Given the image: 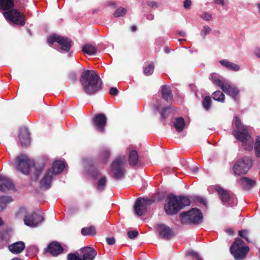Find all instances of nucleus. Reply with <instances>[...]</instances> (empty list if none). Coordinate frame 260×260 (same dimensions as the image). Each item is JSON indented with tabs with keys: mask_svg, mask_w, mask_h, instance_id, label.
Segmentation results:
<instances>
[{
	"mask_svg": "<svg viewBox=\"0 0 260 260\" xmlns=\"http://www.w3.org/2000/svg\"><path fill=\"white\" fill-rule=\"evenodd\" d=\"M14 0H0V12L3 11L5 18L12 23L23 26L25 24V15L22 12L24 6H20L18 9L14 8Z\"/></svg>",
	"mask_w": 260,
	"mask_h": 260,
	"instance_id": "obj_1",
	"label": "nucleus"
},
{
	"mask_svg": "<svg viewBox=\"0 0 260 260\" xmlns=\"http://www.w3.org/2000/svg\"><path fill=\"white\" fill-rule=\"evenodd\" d=\"M80 82L83 90L88 95H93L102 89V81L94 70H85L81 76Z\"/></svg>",
	"mask_w": 260,
	"mask_h": 260,
	"instance_id": "obj_2",
	"label": "nucleus"
},
{
	"mask_svg": "<svg viewBox=\"0 0 260 260\" xmlns=\"http://www.w3.org/2000/svg\"><path fill=\"white\" fill-rule=\"evenodd\" d=\"M16 160L18 162L17 170L23 174L28 175L30 171H31L32 169L34 170L33 179L35 181L38 180L44 168L43 165L37 166L24 154H21L17 156Z\"/></svg>",
	"mask_w": 260,
	"mask_h": 260,
	"instance_id": "obj_3",
	"label": "nucleus"
},
{
	"mask_svg": "<svg viewBox=\"0 0 260 260\" xmlns=\"http://www.w3.org/2000/svg\"><path fill=\"white\" fill-rule=\"evenodd\" d=\"M164 208L168 215H174L184 207L190 205V200L186 197L170 194L166 200Z\"/></svg>",
	"mask_w": 260,
	"mask_h": 260,
	"instance_id": "obj_4",
	"label": "nucleus"
},
{
	"mask_svg": "<svg viewBox=\"0 0 260 260\" xmlns=\"http://www.w3.org/2000/svg\"><path fill=\"white\" fill-rule=\"evenodd\" d=\"M209 79L212 83L219 86L226 94L232 97L235 100L239 94V89L233 85L229 81L219 76L215 73H212L209 76Z\"/></svg>",
	"mask_w": 260,
	"mask_h": 260,
	"instance_id": "obj_5",
	"label": "nucleus"
},
{
	"mask_svg": "<svg viewBox=\"0 0 260 260\" xmlns=\"http://www.w3.org/2000/svg\"><path fill=\"white\" fill-rule=\"evenodd\" d=\"M249 251V247L245 246L243 240L238 237L235 239L230 248V253L235 260H243Z\"/></svg>",
	"mask_w": 260,
	"mask_h": 260,
	"instance_id": "obj_6",
	"label": "nucleus"
},
{
	"mask_svg": "<svg viewBox=\"0 0 260 260\" xmlns=\"http://www.w3.org/2000/svg\"><path fill=\"white\" fill-rule=\"evenodd\" d=\"M181 222L183 224H198L203 219V214L201 211L194 208L188 211L183 212L180 215Z\"/></svg>",
	"mask_w": 260,
	"mask_h": 260,
	"instance_id": "obj_7",
	"label": "nucleus"
},
{
	"mask_svg": "<svg viewBox=\"0 0 260 260\" xmlns=\"http://www.w3.org/2000/svg\"><path fill=\"white\" fill-rule=\"evenodd\" d=\"M124 156L117 157L111 165V176L116 180L122 179L124 178L125 170Z\"/></svg>",
	"mask_w": 260,
	"mask_h": 260,
	"instance_id": "obj_8",
	"label": "nucleus"
},
{
	"mask_svg": "<svg viewBox=\"0 0 260 260\" xmlns=\"http://www.w3.org/2000/svg\"><path fill=\"white\" fill-rule=\"evenodd\" d=\"M253 165L252 160L248 156H244L238 160L233 167L235 175H241L246 174Z\"/></svg>",
	"mask_w": 260,
	"mask_h": 260,
	"instance_id": "obj_9",
	"label": "nucleus"
},
{
	"mask_svg": "<svg viewBox=\"0 0 260 260\" xmlns=\"http://www.w3.org/2000/svg\"><path fill=\"white\" fill-rule=\"evenodd\" d=\"M47 42L50 45H52L54 43L57 42L60 46V49L61 51L64 52H69L73 44L72 41L69 38L56 34H53L48 37Z\"/></svg>",
	"mask_w": 260,
	"mask_h": 260,
	"instance_id": "obj_10",
	"label": "nucleus"
},
{
	"mask_svg": "<svg viewBox=\"0 0 260 260\" xmlns=\"http://www.w3.org/2000/svg\"><path fill=\"white\" fill-rule=\"evenodd\" d=\"M216 191L218 192L219 198L225 206L234 207L237 204V200L234 196L230 194L228 191L219 186H216Z\"/></svg>",
	"mask_w": 260,
	"mask_h": 260,
	"instance_id": "obj_11",
	"label": "nucleus"
},
{
	"mask_svg": "<svg viewBox=\"0 0 260 260\" xmlns=\"http://www.w3.org/2000/svg\"><path fill=\"white\" fill-rule=\"evenodd\" d=\"M154 202L153 199L137 198L134 206L135 213L138 216H142L146 211L148 206L151 205Z\"/></svg>",
	"mask_w": 260,
	"mask_h": 260,
	"instance_id": "obj_12",
	"label": "nucleus"
},
{
	"mask_svg": "<svg viewBox=\"0 0 260 260\" xmlns=\"http://www.w3.org/2000/svg\"><path fill=\"white\" fill-rule=\"evenodd\" d=\"M43 219L44 218L42 216L34 212L31 214H27L25 215L24 222L27 226L36 227Z\"/></svg>",
	"mask_w": 260,
	"mask_h": 260,
	"instance_id": "obj_13",
	"label": "nucleus"
},
{
	"mask_svg": "<svg viewBox=\"0 0 260 260\" xmlns=\"http://www.w3.org/2000/svg\"><path fill=\"white\" fill-rule=\"evenodd\" d=\"M18 137L22 147L29 146L30 143V137L27 127H23L20 128Z\"/></svg>",
	"mask_w": 260,
	"mask_h": 260,
	"instance_id": "obj_14",
	"label": "nucleus"
},
{
	"mask_svg": "<svg viewBox=\"0 0 260 260\" xmlns=\"http://www.w3.org/2000/svg\"><path fill=\"white\" fill-rule=\"evenodd\" d=\"M85 168L88 173L93 178H96L100 176V173L95 166L94 161L91 158L84 159Z\"/></svg>",
	"mask_w": 260,
	"mask_h": 260,
	"instance_id": "obj_15",
	"label": "nucleus"
},
{
	"mask_svg": "<svg viewBox=\"0 0 260 260\" xmlns=\"http://www.w3.org/2000/svg\"><path fill=\"white\" fill-rule=\"evenodd\" d=\"M63 251V249L61 244L56 241L50 243L45 249V252L50 253L53 256L60 254Z\"/></svg>",
	"mask_w": 260,
	"mask_h": 260,
	"instance_id": "obj_16",
	"label": "nucleus"
},
{
	"mask_svg": "<svg viewBox=\"0 0 260 260\" xmlns=\"http://www.w3.org/2000/svg\"><path fill=\"white\" fill-rule=\"evenodd\" d=\"M106 123L107 118L103 113L96 114L93 119V124L101 132H104Z\"/></svg>",
	"mask_w": 260,
	"mask_h": 260,
	"instance_id": "obj_17",
	"label": "nucleus"
},
{
	"mask_svg": "<svg viewBox=\"0 0 260 260\" xmlns=\"http://www.w3.org/2000/svg\"><path fill=\"white\" fill-rule=\"evenodd\" d=\"M157 230L160 237L164 240H168L174 236L171 229L165 224H161L158 225Z\"/></svg>",
	"mask_w": 260,
	"mask_h": 260,
	"instance_id": "obj_18",
	"label": "nucleus"
},
{
	"mask_svg": "<svg viewBox=\"0 0 260 260\" xmlns=\"http://www.w3.org/2000/svg\"><path fill=\"white\" fill-rule=\"evenodd\" d=\"M14 185L11 180L0 175V190L5 192L7 190L14 189Z\"/></svg>",
	"mask_w": 260,
	"mask_h": 260,
	"instance_id": "obj_19",
	"label": "nucleus"
},
{
	"mask_svg": "<svg viewBox=\"0 0 260 260\" xmlns=\"http://www.w3.org/2000/svg\"><path fill=\"white\" fill-rule=\"evenodd\" d=\"M53 174L51 169H49L45 174L43 179L40 181V185L42 188L49 189L51 184Z\"/></svg>",
	"mask_w": 260,
	"mask_h": 260,
	"instance_id": "obj_20",
	"label": "nucleus"
},
{
	"mask_svg": "<svg viewBox=\"0 0 260 260\" xmlns=\"http://www.w3.org/2000/svg\"><path fill=\"white\" fill-rule=\"evenodd\" d=\"M233 135L237 140L242 142L243 144H245L249 139H251V136L247 129L243 131H234Z\"/></svg>",
	"mask_w": 260,
	"mask_h": 260,
	"instance_id": "obj_21",
	"label": "nucleus"
},
{
	"mask_svg": "<svg viewBox=\"0 0 260 260\" xmlns=\"http://www.w3.org/2000/svg\"><path fill=\"white\" fill-rule=\"evenodd\" d=\"M83 254L82 260H93L97 254L95 250L90 247H85L81 248Z\"/></svg>",
	"mask_w": 260,
	"mask_h": 260,
	"instance_id": "obj_22",
	"label": "nucleus"
},
{
	"mask_svg": "<svg viewBox=\"0 0 260 260\" xmlns=\"http://www.w3.org/2000/svg\"><path fill=\"white\" fill-rule=\"evenodd\" d=\"M240 186L245 190H249L253 187L255 184V181L247 177H242L238 181Z\"/></svg>",
	"mask_w": 260,
	"mask_h": 260,
	"instance_id": "obj_23",
	"label": "nucleus"
},
{
	"mask_svg": "<svg viewBox=\"0 0 260 260\" xmlns=\"http://www.w3.org/2000/svg\"><path fill=\"white\" fill-rule=\"evenodd\" d=\"M25 248V244L22 241L16 242L9 246V250L14 254L21 253Z\"/></svg>",
	"mask_w": 260,
	"mask_h": 260,
	"instance_id": "obj_24",
	"label": "nucleus"
},
{
	"mask_svg": "<svg viewBox=\"0 0 260 260\" xmlns=\"http://www.w3.org/2000/svg\"><path fill=\"white\" fill-rule=\"evenodd\" d=\"M66 163L60 160L54 161L52 164V168L50 169L54 175L61 173L66 166Z\"/></svg>",
	"mask_w": 260,
	"mask_h": 260,
	"instance_id": "obj_25",
	"label": "nucleus"
},
{
	"mask_svg": "<svg viewBox=\"0 0 260 260\" xmlns=\"http://www.w3.org/2000/svg\"><path fill=\"white\" fill-rule=\"evenodd\" d=\"M161 93L162 98L167 102H170L173 98L172 90L169 86L162 85L161 86Z\"/></svg>",
	"mask_w": 260,
	"mask_h": 260,
	"instance_id": "obj_26",
	"label": "nucleus"
},
{
	"mask_svg": "<svg viewBox=\"0 0 260 260\" xmlns=\"http://www.w3.org/2000/svg\"><path fill=\"white\" fill-rule=\"evenodd\" d=\"M219 63L222 66L225 68L229 71L237 72L238 71L240 68L239 65L230 61L227 59H222L219 61Z\"/></svg>",
	"mask_w": 260,
	"mask_h": 260,
	"instance_id": "obj_27",
	"label": "nucleus"
},
{
	"mask_svg": "<svg viewBox=\"0 0 260 260\" xmlns=\"http://www.w3.org/2000/svg\"><path fill=\"white\" fill-rule=\"evenodd\" d=\"M139 159V156L136 150H132L128 155V161L131 166H135Z\"/></svg>",
	"mask_w": 260,
	"mask_h": 260,
	"instance_id": "obj_28",
	"label": "nucleus"
},
{
	"mask_svg": "<svg viewBox=\"0 0 260 260\" xmlns=\"http://www.w3.org/2000/svg\"><path fill=\"white\" fill-rule=\"evenodd\" d=\"M12 201L11 196H3L0 197V212L3 211L7 205Z\"/></svg>",
	"mask_w": 260,
	"mask_h": 260,
	"instance_id": "obj_29",
	"label": "nucleus"
},
{
	"mask_svg": "<svg viewBox=\"0 0 260 260\" xmlns=\"http://www.w3.org/2000/svg\"><path fill=\"white\" fill-rule=\"evenodd\" d=\"M174 126L178 132H182L185 126V121L183 117H180L176 119Z\"/></svg>",
	"mask_w": 260,
	"mask_h": 260,
	"instance_id": "obj_30",
	"label": "nucleus"
},
{
	"mask_svg": "<svg viewBox=\"0 0 260 260\" xmlns=\"http://www.w3.org/2000/svg\"><path fill=\"white\" fill-rule=\"evenodd\" d=\"M81 234L84 236H93L96 234V230L93 226L84 227L81 230Z\"/></svg>",
	"mask_w": 260,
	"mask_h": 260,
	"instance_id": "obj_31",
	"label": "nucleus"
},
{
	"mask_svg": "<svg viewBox=\"0 0 260 260\" xmlns=\"http://www.w3.org/2000/svg\"><path fill=\"white\" fill-rule=\"evenodd\" d=\"M107 183V178L105 176L101 177L97 182L96 188L100 191H103L106 187Z\"/></svg>",
	"mask_w": 260,
	"mask_h": 260,
	"instance_id": "obj_32",
	"label": "nucleus"
},
{
	"mask_svg": "<svg viewBox=\"0 0 260 260\" xmlns=\"http://www.w3.org/2000/svg\"><path fill=\"white\" fill-rule=\"evenodd\" d=\"M83 52L89 55H93L96 52V49L93 46L90 45H85L82 48Z\"/></svg>",
	"mask_w": 260,
	"mask_h": 260,
	"instance_id": "obj_33",
	"label": "nucleus"
},
{
	"mask_svg": "<svg viewBox=\"0 0 260 260\" xmlns=\"http://www.w3.org/2000/svg\"><path fill=\"white\" fill-rule=\"evenodd\" d=\"M212 98L218 102H224L225 100L224 94L219 90L215 91L212 94Z\"/></svg>",
	"mask_w": 260,
	"mask_h": 260,
	"instance_id": "obj_34",
	"label": "nucleus"
},
{
	"mask_svg": "<svg viewBox=\"0 0 260 260\" xmlns=\"http://www.w3.org/2000/svg\"><path fill=\"white\" fill-rule=\"evenodd\" d=\"M254 149L255 155L257 158L260 157V136L256 137V139L254 144Z\"/></svg>",
	"mask_w": 260,
	"mask_h": 260,
	"instance_id": "obj_35",
	"label": "nucleus"
},
{
	"mask_svg": "<svg viewBox=\"0 0 260 260\" xmlns=\"http://www.w3.org/2000/svg\"><path fill=\"white\" fill-rule=\"evenodd\" d=\"M202 105L206 110H208L211 105V99L210 97L208 96H206L203 101Z\"/></svg>",
	"mask_w": 260,
	"mask_h": 260,
	"instance_id": "obj_36",
	"label": "nucleus"
},
{
	"mask_svg": "<svg viewBox=\"0 0 260 260\" xmlns=\"http://www.w3.org/2000/svg\"><path fill=\"white\" fill-rule=\"evenodd\" d=\"M185 254L186 256H191L197 259V260H203V259L200 257L199 254L192 249H189L186 251Z\"/></svg>",
	"mask_w": 260,
	"mask_h": 260,
	"instance_id": "obj_37",
	"label": "nucleus"
},
{
	"mask_svg": "<svg viewBox=\"0 0 260 260\" xmlns=\"http://www.w3.org/2000/svg\"><path fill=\"white\" fill-rule=\"evenodd\" d=\"M126 10L125 8L120 7L116 9L113 13V16L115 17L123 16L126 14Z\"/></svg>",
	"mask_w": 260,
	"mask_h": 260,
	"instance_id": "obj_38",
	"label": "nucleus"
},
{
	"mask_svg": "<svg viewBox=\"0 0 260 260\" xmlns=\"http://www.w3.org/2000/svg\"><path fill=\"white\" fill-rule=\"evenodd\" d=\"M235 124L237 131H243L246 129V127L241 123L240 118L237 116L235 117Z\"/></svg>",
	"mask_w": 260,
	"mask_h": 260,
	"instance_id": "obj_39",
	"label": "nucleus"
},
{
	"mask_svg": "<svg viewBox=\"0 0 260 260\" xmlns=\"http://www.w3.org/2000/svg\"><path fill=\"white\" fill-rule=\"evenodd\" d=\"M239 236L244 239L247 242L250 243L251 241L248 238V232L245 230H240L238 232Z\"/></svg>",
	"mask_w": 260,
	"mask_h": 260,
	"instance_id": "obj_40",
	"label": "nucleus"
},
{
	"mask_svg": "<svg viewBox=\"0 0 260 260\" xmlns=\"http://www.w3.org/2000/svg\"><path fill=\"white\" fill-rule=\"evenodd\" d=\"M154 70V66L152 64H149L144 70L145 75L148 76L151 75Z\"/></svg>",
	"mask_w": 260,
	"mask_h": 260,
	"instance_id": "obj_41",
	"label": "nucleus"
},
{
	"mask_svg": "<svg viewBox=\"0 0 260 260\" xmlns=\"http://www.w3.org/2000/svg\"><path fill=\"white\" fill-rule=\"evenodd\" d=\"M211 31V29L210 27L207 25H204L203 26V28L201 32V36L203 39H205L206 35L210 33Z\"/></svg>",
	"mask_w": 260,
	"mask_h": 260,
	"instance_id": "obj_42",
	"label": "nucleus"
},
{
	"mask_svg": "<svg viewBox=\"0 0 260 260\" xmlns=\"http://www.w3.org/2000/svg\"><path fill=\"white\" fill-rule=\"evenodd\" d=\"M253 141L251 139H249L245 144H242V145L244 146L245 149L250 151L253 148Z\"/></svg>",
	"mask_w": 260,
	"mask_h": 260,
	"instance_id": "obj_43",
	"label": "nucleus"
},
{
	"mask_svg": "<svg viewBox=\"0 0 260 260\" xmlns=\"http://www.w3.org/2000/svg\"><path fill=\"white\" fill-rule=\"evenodd\" d=\"M169 110L168 107H164L160 112V120L161 121L165 119L168 116L167 111Z\"/></svg>",
	"mask_w": 260,
	"mask_h": 260,
	"instance_id": "obj_44",
	"label": "nucleus"
},
{
	"mask_svg": "<svg viewBox=\"0 0 260 260\" xmlns=\"http://www.w3.org/2000/svg\"><path fill=\"white\" fill-rule=\"evenodd\" d=\"M68 260H82L78 253H70L67 257Z\"/></svg>",
	"mask_w": 260,
	"mask_h": 260,
	"instance_id": "obj_45",
	"label": "nucleus"
},
{
	"mask_svg": "<svg viewBox=\"0 0 260 260\" xmlns=\"http://www.w3.org/2000/svg\"><path fill=\"white\" fill-rule=\"evenodd\" d=\"M139 235L137 231H130L127 232V236L131 239H134Z\"/></svg>",
	"mask_w": 260,
	"mask_h": 260,
	"instance_id": "obj_46",
	"label": "nucleus"
},
{
	"mask_svg": "<svg viewBox=\"0 0 260 260\" xmlns=\"http://www.w3.org/2000/svg\"><path fill=\"white\" fill-rule=\"evenodd\" d=\"M201 17L206 21H210L212 19V15L206 12L203 13Z\"/></svg>",
	"mask_w": 260,
	"mask_h": 260,
	"instance_id": "obj_47",
	"label": "nucleus"
},
{
	"mask_svg": "<svg viewBox=\"0 0 260 260\" xmlns=\"http://www.w3.org/2000/svg\"><path fill=\"white\" fill-rule=\"evenodd\" d=\"M68 77L73 82L76 81L77 80V74L73 71H72L69 73Z\"/></svg>",
	"mask_w": 260,
	"mask_h": 260,
	"instance_id": "obj_48",
	"label": "nucleus"
},
{
	"mask_svg": "<svg viewBox=\"0 0 260 260\" xmlns=\"http://www.w3.org/2000/svg\"><path fill=\"white\" fill-rule=\"evenodd\" d=\"M195 200L196 201L200 202L201 204L204 206L207 205L206 200L203 198L200 197H195Z\"/></svg>",
	"mask_w": 260,
	"mask_h": 260,
	"instance_id": "obj_49",
	"label": "nucleus"
},
{
	"mask_svg": "<svg viewBox=\"0 0 260 260\" xmlns=\"http://www.w3.org/2000/svg\"><path fill=\"white\" fill-rule=\"evenodd\" d=\"M103 155L104 156V159H103V161L104 164L107 162L109 156H110V152L108 150H105L103 152Z\"/></svg>",
	"mask_w": 260,
	"mask_h": 260,
	"instance_id": "obj_50",
	"label": "nucleus"
},
{
	"mask_svg": "<svg viewBox=\"0 0 260 260\" xmlns=\"http://www.w3.org/2000/svg\"><path fill=\"white\" fill-rule=\"evenodd\" d=\"M109 93L112 95L116 96L118 94V90L115 87H111L109 90Z\"/></svg>",
	"mask_w": 260,
	"mask_h": 260,
	"instance_id": "obj_51",
	"label": "nucleus"
},
{
	"mask_svg": "<svg viewBox=\"0 0 260 260\" xmlns=\"http://www.w3.org/2000/svg\"><path fill=\"white\" fill-rule=\"evenodd\" d=\"M107 244L109 245H113L115 243V240L114 237H107L106 238Z\"/></svg>",
	"mask_w": 260,
	"mask_h": 260,
	"instance_id": "obj_52",
	"label": "nucleus"
},
{
	"mask_svg": "<svg viewBox=\"0 0 260 260\" xmlns=\"http://www.w3.org/2000/svg\"><path fill=\"white\" fill-rule=\"evenodd\" d=\"M191 5L190 0H184L183 3V6L186 9H189Z\"/></svg>",
	"mask_w": 260,
	"mask_h": 260,
	"instance_id": "obj_53",
	"label": "nucleus"
},
{
	"mask_svg": "<svg viewBox=\"0 0 260 260\" xmlns=\"http://www.w3.org/2000/svg\"><path fill=\"white\" fill-rule=\"evenodd\" d=\"M148 6L152 8L155 9L158 7L157 3L154 1H150L147 3Z\"/></svg>",
	"mask_w": 260,
	"mask_h": 260,
	"instance_id": "obj_54",
	"label": "nucleus"
},
{
	"mask_svg": "<svg viewBox=\"0 0 260 260\" xmlns=\"http://www.w3.org/2000/svg\"><path fill=\"white\" fill-rule=\"evenodd\" d=\"M38 250V249L36 246H32L31 247H29L28 248H27V251L28 253L29 252H35L37 251Z\"/></svg>",
	"mask_w": 260,
	"mask_h": 260,
	"instance_id": "obj_55",
	"label": "nucleus"
},
{
	"mask_svg": "<svg viewBox=\"0 0 260 260\" xmlns=\"http://www.w3.org/2000/svg\"><path fill=\"white\" fill-rule=\"evenodd\" d=\"M254 54L259 58H260V47H257L254 51Z\"/></svg>",
	"mask_w": 260,
	"mask_h": 260,
	"instance_id": "obj_56",
	"label": "nucleus"
},
{
	"mask_svg": "<svg viewBox=\"0 0 260 260\" xmlns=\"http://www.w3.org/2000/svg\"><path fill=\"white\" fill-rule=\"evenodd\" d=\"M146 18L149 20H152L154 19V15L152 14H147Z\"/></svg>",
	"mask_w": 260,
	"mask_h": 260,
	"instance_id": "obj_57",
	"label": "nucleus"
},
{
	"mask_svg": "<svg viewBox=\"0 0 260 260\" xmlns=\"http://www.w3.org/2000/svg\"><path fill=\"white\" fill-rule=\"evenodd\" d=\"M214 1L217 4H220L222 6L224 5V0H214Z\"/></svg>",
	"mask_w": 260,
	"mask_h": 260,
	"instance_id": "obj_58",
	"label": "nucleus"
},
{
	"mask_svg": "<svg viewBox=\"0 0 260 260\" xmlns=\"http://www.w3.org/2000/svg\"><path fill=\"white\" fill-rule=\"evenodd\" d=\"M25 212H26V209L25 208L22 207V208H20V209L18 211V214H22L23 213H25Z\"/></svg>",
	"mask_w": 260,
	"mask_h": 260,
	"instance_id": "obj_59",
	"label": "nucleus"
},
{
	"mask_svg": "<svg viewBox=\"0 0 260 260\" xmlns=\"http://www.w3.org/2000/svg\"><path fill=\"white\" fill-rule=\"evenodd\" d=\"M226 232H227V233H228L230 235H233L234 233V231L233 229H228L226 230Z\"/></svg>",
	"mask_w": 260,
	"mask_h": 260,
	"instance_id": "obj_60",
	"label": "nucleus"
},
{
	"mask_svg": "<svg viewBox=\"0 0 260 260\" xmlns=\"http://www.w3.org/2000/svg\"><path fill=\"white\" fill-rule=\"evenodd\" d=\"M178 34L180 36H182V37H185V36H186V33H185V31H182V30H181V31H179L178 32Z\"/></svg>",
	"mask_w": 260,
	"mask_h": 260,
	"instance_id": "obj_61",
	"label": "nucleus"
},
{
	"mask_svg": "<svg viewBox=\"0 0 260 260\" xmlns=\"http://www.w3.org/2000/svg\"><path fill=\"white\" fill-rule=\"evenodd\" d=\"M137 27L135 25H133L131 26V30L133 32H134L136 30Z\"/></svg>",
	"mask_w": 260,
	"mask_h": 260,
	"instance_id": "obj_62",
	"label": "nucleus"
},
{
	"mask_svg": "<svg viewBox=\"0 0 260 260\" xmlns=\"http://www.w3.org/2000/svg\"><path fill=\"white\" fill-rule=\"evenodd\" d=\"M165 52L167 54H168L170 52V50L168 47H166L165 48Z\"/></svg>",
	"mask_w": 260,
	"mask_h": 260,
	"instance_id": "obj_63",
	"label": "nucleus"
},
{
	"mask_svg": "<svg viewBox=\"0 0 260 260\" xmlns=\"http://www.w3.org/2000/svg\"><path fill=\"white\" fill-rule=\"evenodd\" d=\"M257 7L258 10V12L259 13H260V4H258Z\"/></svg>",
	"mask_w": 260,
	"mask_h": 260,
	"instance_id": "obj_64",
	"label": "nucleus"
}]
</instances>
